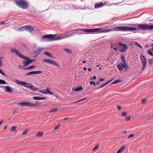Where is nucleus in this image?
Returning a JSON list of instances; mask_svg holds the SVG:
<instances>
[{
  "mask_svg": "<svg viewBox=\"0 0 153 153\" xmlns=\"http://www.w3.org/2000/svg\"><path fill=\"white\" fill-rule=\"evenodd\" d=\"M58 109V108H52L50 111H49V112L51 113L53 112H56L57 111Z\"/></svg>",
  "mask_w": 153,
  "mask_h": 153,
  "instance_id": "26",
  "label": "nucleus"
},
{
  "mask_svg": "<svg viewBox=\"0 0 153 153\" xmlns=\"http://www.w3.org/2000/svg\"><path fill=\"white\" fill-rule=\"evenodd\" d=\"M57 36V34H48L43 35L42 36V38L45 39L48 38L51 40H57L58 39H61V37H56V36Z\"/></svg>",
  "mask_w": 153,
  "mask_h": 153,
  "instance_id": "4",
  "label": "nucleus"
},
{
  "mask_svg": "<svg viewBox=\"0 0 153 153\" xmlns=\"http://www.w3.org/2000/svg\"><path fill=\"white\" fill-rule=\"evenodd\" d=\"M134 27H138L141 29H153V25H149L148 24H134Z\"/></svg>",
  "mask_w": 153,
  "mask_h": 153,
  "instance_id": "5",
  "label": "nucleus"
},
{
  "mask_svg": "<svg viewBox=\"0 0 153 153\" xmlns=\"http://www.w3.org/2000/svg\"><path fill=\"white\" fill-rule=\"evenodd\" d=\"M3 120H2V121H0V125L1 124L3 123Z\"/></svg>",
  "mask_w": 153,
  "mask_h": 153,
  "instance_id": "63",
  "label": "nucleus"
},
{
  "mask_svg": "<svg viewBox=\"0 0 153 153\" xmlns=\"http://www.w3.org/2000/svg\"><path fill=\"white\" fill-rule=\"evenodd\" d=\"M16 128V127L13 126L12 127L10 130L12 131H14L15 130Z\"/></svg>",
  "mask_w": 153,
  "mask_h": 153,
  "instance_id": "37",
  "label": "nucleus"
},
{
  "mask_svg": "<svg viewBox=\"0 0 153 153\" xmlns=\"http://www.w3.org/2000/svg\"><path fill=\"white\" fill-rule=\"evenodd\" d=\"M42 62H43L50 63L57 67H59V64L56 61L51 59H44L42 60Z\"/></svg>",
  "mask_w": 153,
  "mask_h": 153,
  "instance_id": "6",
  "label": "nucleus"
},
{
  "mask_svg": "<svg viewBox=\"0 0 153 153\" xmlns=\"http://www.w3.org/2000/svg\"><path fill=\"white\" fill-rule=\"evenodd\" d=\"M50 88L49 87H48L47 88L46 90H45V94H52L53 93L51 92H50Z\"/></svg>",
  "mask_w": 153,
  "mask_h": 153,
  "instance_id": "21",
  "label": "nucleus"
},
{
  "mask_svg": "<svg viewBox=\"0 0 153 153\" xmlns=\"http://www.w3.org/2000/svg\"><path fill=\"white\" fill-rule=\"evenodd\" d=\"M126 146L124 145H123L122 147L120 148V149L116 153H121L123 150L125 149Z\"/></svg>",
  "mask_w": 153,
  "mask_h": 153,
  "instance_id": "19",
  "label": "nucleus"
},
{
  "mask_svg": "<svg viewBox=\"0 0 153 153\" xmlns=\"http://www.w3.org/2000/svg\"><path fill=\"white\" fill-rule=\"evenodd\" d=\"M33 99L36 100H44L45 99V98L39 97H33Z\"/></svg>",
  "mask_w": 153,
  "mask_h": 153,
  "instance_id": "17",
  "label": "nucleus"
},
{
  "mask_svg": "<svg viewBox=\"0 0 153 153\" xmlns=\"http://www.w3.org/2000/svg\"><path fill=\"white\" fill-rule=\"evenodd\" d=\"M26 31L29 32H31L33 30V29H25Z\"/></svg>",
  "mask_w": 153,
  "mask_h": 153,
  "instance_id": "50",
  "label": "nucleus"
},
{
  "mask_svg": "<svg viewBox=\"0 0 153 153\" xmlns=\"http://www.w3.org/2000/svg\"><path fill=\"white\" fill-rule=\"evenodd\" d=\"M15 4L18 7L23 9H25L28 7V2L24 0L16 1Z\"/></svg>",
  "mask_w": 153,
  "mask_h": 153,
  "instance_id": "3",
  "label": "nucleus"
},
{
  "mask_svg": "<svg viewBox=\"0 0 153 153\" xmlns=\"http://www.w3.org/2000/svg\"><path fill=\"white\" fill-rule=\"evenodd\" d=\"M90 85H92V84H93V85L94 86H96V84H95V82H93V81H91L90 82Z\"/></svg>",
  "mask_w": 153,
  "mask_h": 153,
  "instance_id": "41",
  "label": "nucleus"
},
{
  "mask_svg": "<svg viewBox=\"0 0 153 153\" xmlns=\"http://www.w3.org/2000/svg\"><path fill=\"white\" fill-rule=\"evenodd\" d=\"M42 48H38L37 49V50H36V52H40L41 51V50H42Z\"/></svg>",
  "mask_w": 153,
  "mask_h": 153,
  "instance_id": "47",
  "label": "nucleus"
},
{
  "mask_svg": "<svg viewBox=\"0 0 153 153\" xmlns=\"http://www.w3.org/2000/svg\"><path fill=\"white\" fill-rule=\"evenodd\" d=\"M120 30H121L122 31H126V30H127L128 29H119ZM128 30H134V29H128Z\"/></svg>",
  "mask_w": 153,
  "mask_h": 153,
  "instance_id": "52",
  "label": "nucleus"
},
{
  "mask_svg": "<svg viewBox=\"0 0 153 153\" xmlns=\"http://www.w3.org/2000/svg\"><path fill=\"white\" fill-rule=\"evenodd\" d=\"M44 54L48 56L51 58H54V56L48 52L45 51L44 53Z\"/></svg>",
  "mask_w": 153,
  "mask_h": 153,
  "instance_id": "15",
  "label": "nucleus"
},
{
  "mask_svg": "<svg viewBox=\"0 0 153 153\" xmlns=\"http://www.w3.org/2000/svg\"><path fill=\"white\" fill-rule=\"evenodd\" d=\"M140 59L142 63V65H143V68L142 69L143 70L145 68L146 65V60L145 57L143 55H141L140 57Z\"/></svg>",
  "mask_w": 153,
  "mask_h": 153,
  "instance_id": "8",
  "label": "nucleus"
},
{
  "mask_svg": "<svg viewBox=\"0 0 153 153\" xmlns=\"http://www.w3.org/2000/svg\"><path fill=\"white\" fill-rule=\"evenodd\" d=\"M15 82L18 85H22L30 88V87L31 86V84L28 83H27L26 82H21L17 80H16Z\"/></svg>",
  "mask_w": 153,
  "mask_h": 153,
  "instance_id": "7",
  "label": "nucleus"
},
{
  "mask_svg": "<svg viewBox=\"0 0 153 153\" xmlns=\"http://www.w3.org/2000/svg\"><path fill=\"white\" fill-rule=\"evenodd\" d=\"M119 43L120 45L122 46V47L123 46V44L122 43L119 42Z\"/></svg>",
  "mask_w": 153,
  "mask_h": 153,
  "instance_id": "57",
  "label": "nucleus"
},
{
  "mask_svg": "<svg viewBox=\"0 0 153 153\" xmlns=\"http://www.w3.org/2000/svg\"><path fill=\"white\" fill-rule=\"evenodd\" d=\"M127 115V112H123L121 115V116L123 117H124V116H126Z\"/></svg>",
  "mask_w": 153,
  "mask_h": 153,
  "instance_id": "38",
  "label": "nucleus"
},
{
  "mask_svg": "<svg viewBox=\"0 0 153 153\" xmlns=\"http://www.w3.org/2000/svg\"><path fill=\"white\" fill-rule=\"evenodd\" d=\"M96 79H97L96 77L95 76H94L93 77V78H91L90 79L92 80V79H93L94 80H95Z\"/></svg>",
  "mask_w": 153,
  "mask_h": 153,
  "instance_id": "51",
  "label": "nucleus"
},
{
  "mask_svg": "<svg viewBox=\"0 0 153 153\" xmlns=\"http://www.w3.org/2000/svg\"><path fill=\"white\" fill-rule=\"evenodd\" d=\"M104 80V79H100L99 80L101 82L103 81Z\"/></svg>",
  "mask_w": 153,
  "mask_h": 153,
  "instance_id": "58",
  "label": "nucleus"
},
{
  "mask_svg": "<svg viewBox=\"0 0 153 153\" xmlns=\"http://www.w3.org/2000/svg\"><path fill=\"white\" fill-rule=\"evenodd\" d=\"M84 32H86L89 33H92L93 32H97V33H105L111 31V29H79Z\"/></svg>",
  "mask_w": 153,
  "mask_h": 153,
  "instance_id": "2",
  "label": "nucleus"
},
{
  "mask_svg": "<svg viewBox=\"0 0 153 153\" xmlns=\"http://www.w3.org/2000/svg\"><path fill=\"white\" fill-rule=\"evenodd\" d=\"M6 82L3 79H0V84H5Z\"/></svg>",
  "mask_w": 153,
  "mask_h": 153,
  "instance_id": "33",
  "label": "nucleus"
},
{
  "mask_svg": "<svg viewBox=\"0 0 153 153\" xmlns=\"http://www.w3.org/2000/svg\"><path fill=\"white\" fill-rule=\"evenodd\" d=\"M63 50L69 53H71V50L68 48H64L63 49Z\"/></svg>",
  "mask_w": 153,
  "mask_h": 153,
  "instance_id": "30",
  "label": "nucleus"
},
{
  "mask_svg": "<svg viewBox=\"0 0 153 153\" xmlns=\"http://www.w3.org/2000/svg\"><path fill=\"white\" fill-rule=\"evenodd\" d=\"M111 29H134V27H117L111 28Z\"/></svg>",
  "mask_w": 153,
  "mask_h": 153,
  "instance_id": "12",
  "label": "nucleus"
},
{
  "mask_svg": "<svg viewBox=\"0 0 153 153\" xmlns=\"http://www.w3.org/2000/svg\"><path fill=\"white\" fill-rule=\"evenodd\" d=\"M17 105H21L22 106H28L31 107V102H19L17 103Z\"/></svg>",
  "mask_w": 153,
  "mask_h": 153,
  "instance_id": "10",
  "label": "nucleus"
},
{
  "mask_svg": "<svg viewBox=\"0 0 153 153\" xmlns=\"http://www.w3.org/2000/svg\"><path fill=\"white\" fill-rule=\"evenodd\" d=\"M127 133V131H124L123 132V134H126Z\"/></svg>",
  "mask_w": 153,
  "mask_h": 153,
  "instance_id": "61",
  "label": "nucleus"
},
{
  "mask_svg": "<svg viewBox=\"0 0 153 153\" xmlns=\"http://www.w3.org/2000/svg\"><path fill=\"white\" fill-rule=\"evenodd\" d=\"M5 89H4V91L7 92H12V90L8 86L5 87Z\"/></svg>",
  "mask_w": 153,
  "mask_h": 153,
  "instance_id": "18",
  "label": "nucleus"
},
{
  "mask_svg": "<svg viewBox=\"0 0 153 153\" xmlns=\"http://www.w3.org/2000/svg\"><path fill=\"white\" fill-rule=\"evenodd\" d=\"M147 53L150 55L153 56V53H152L150 49H148L147 51Z\"/></svg>",
  "mask_w": 153,
  "mask_h": 153,
  "instance_id": "34",
  "label": "nucleus"
},
{
  "mask_svg": "<svg viewBox=\"0 0 153 153\" xmlns=\"http://www.w3.org/2000/svg\"><path fill=\"white\" fill-rule=\"evenodd\" d=\"M117 109L119 110H121V107L120 106H117Z\"/></svg>",
  "mask_w": 153,
  "mask_h": 153,
  "instance_id": "53",
  "label": "nucleus"
},
{
  "mask_svg": "<svg viewBox=\"0 0 153 153\" xmlns=\"http://www.w3.org/2000/svg\"><path fill=\"white\" fill-rule=\"evenodd\" d=\"M35 67V65H33L32 66H30L28 67H27L25 68H24V70H29L30 69H33Z\"/></svg>",
  "mask_w": 153,
  "mask_h": 153,
  "instance_id": "25",
  "label": "nucleus"
},
{
  "mask_svg": "<svg viewBox=\"0 0 153 153\" xmlns=\"http://www.w3.org/2000/svg\"><path fill=\"white\" fill-rule=\"evenodd\" d=\"M28 130H25L22 133V135H24L26 134L27 132L28 131Z\"/></svg>",
  "mask_w": 153,
  "mask_h": 153,
  "instance_id": "39",
  "label": "nucleus"
},
{
  "mask_svg": "<svg viewBox=\"0 0 153 153\" xmlns=\"http://www.w3.org/2000/svg\"><path fill=\"white\" fill-rule=\"evenodd\" d=\"M19 29H33V27L32 26H29V25H26L25 26H22L20 27Z\"/></svg>",
  "mask_w": 153,
  "mask_h": 153,
  "instance_id": "16",
  "label": "nucleus"
},
{
  "mask_svg": "<svg viewBox=\"0 0 153 153\" xmlns=\"http://www.w3.org/2000/svg\"><path fill=\"white\" fill-rule=\"evenodd\" d=\"M134 136V134H131L130 135L128 136L127 137V139H129L131 138L132 137Z\"/></svg>",
  "mask_w": 153,
  "mask_h": 153,
  "instance_id": "40",
  "label": "nucleus"
},
{
  "mask_svg": "<svg viewBox=\"0 0 153 153\" xmlns=\"http://www.w3.org/2000/svg\"><path fill=\"white\" fill-rule=\"evenodd\" d=\"M69 119V118L68 117H66V118H65L64 119V120H68Z\"/></svg>",
  "mask_w": 153,
  "mask_h": 153,
  "instance_id": "60",
  "label": "nucleus"
},
{
  "mask_svg": "<svg viewBox=\"0 0 153 153\" xmlns=\"http://www.w3.org/2000/svg\"><path fill=\"white\" fill-rule=\"evenodd\" d=\"M91 70H92V69L91 68H89L88 69V71H91Z\"/></svg>",
  "mask_w": 153,
  "mask_h": 153,
  "instance_id": "59",
  "label": "nucleus"
},
{
  "mask_svg": "<svg viewBox=\"0 0 153 153\" xmlns=\"http://www.w3.org/2000/svg\"><path fill=\"white\" fill-rule=\"evenodd\" d=\"M121 66H122L120 64H118L117 65V67L118 68V69L120 71H122L123 69V68H122Z\"/></svg>",
  "mask_w": 153,
  "mask_h": 153,
  "instance_id": "28",
  "label": "nucleus"
},
{
  "mask_svg": "<svg viewBox=\"0 0 153 153\" xmlns=\"http://www.w3.org/2000/svg\"><path fill=\"white\" fill-rule=\"evenodd\" d=\"M121 65L124 68H126L128 67V66L126 65L125 63H121Z\"/></svg>",
  "mask_w": 153,
  "mask_h": 153,
  "instance_id": "27",
  "label": "nucleus"
},
{
  "mask_svg": "<svg viewBox=\"0 0 153 153\" xmlns=\"http://www.w3.org/2000/svg\"><path fill=\"white\" fill-rule=\"evenodd\" d=\"M30 88L31 89H32L33 90H37L38 89V88H36L34 86H32V85H31V86H30Z\"/></svg>",
  "mask_w": 153,
  "mask_h": 153,
  "instance_id": "36",
  "label": "nucleus"
},
{
  "mask_svg": "<svg viewBox=\"0 0 153 153\" xmlns=\"http://www.w3.org/2000/svg\"><path fill=\"white\" fill-rule=\"evenodd\" d=\"M111 81H109L105 83L102 84V85H101L100 87H98L96 88V89H100V88H103V87H104L106 85H107V84L111 82Z\"/></svg>",
  "mask_w": 153,
  "mask_h": 153,
  "instance_id": "20",
  "label": "nucleus"
},
{
  "mask_svg": "<svg viewBox=\"0 0 153 153\" xmlns=\"http://www.w3.org/2000/svg\"><path fill=\"white\" fill-rule=\"evenodd\" d=\"M0 73L3 75H4V73L1 69H0Z\"/></svg>",
  "mask_w": 153,
  "mask_h": 153,
  "instance_id": "54",
  "label": "nucleus"
},
{
  "mask_svg": "<svg viewBox=\"0 0 153 153\" xmlns=\"http://www.w3.org/2000/svg\"><path fill=\"white\" fill-rule=\"evenodd\" d=\"M43 133L42 132H38L36 135V137H41L43 135Z\"/></svg>",
  "mask_w": 153,
  "mask_h": 153,
  "instance_id": "23",
  "label": "nucleus"
},
{
  "mask_svg": "<svg viewBox=\"0 0 153 153\" xmlns=\"http://www.w3.org/2000/svg\"><path fill=\"white\" fill-rule=\"evenodd\" d=\"M86 69H87V68L86 67H84L83 68V70H86Z\"/></svg>",
  "mask_w": 153,
  "mask_h": 153,
  "instance_id": "64",
  "label": "nucleus"
},
{
  "mask_svg": "<svg viewBox=\"0 0 153 153\" xmlns=\"http://www.w3.org/2000/svg\"><path fill=\"white\" fill-rule=\"evenodd\" d=\"M131 117L130 116L127 117L126 118V121H128L130 120Z\"/></svg>",
  "mask_w": 153,
  "mask_h": 153,
  "instance_id": "46",
  "label": "nucleus"
},
{
  "mask_svg": "<svg viewBox=\"0 0 153 153\" xmlns=\"http://www.w3.org/2000/svg\"><path fill=\"white\" fill-rule=\"evenodd\" d=\"M134 45L137 46V47L140 48L142 50L143 48L137 42H134Z\"/></svg>",
  "mask_w": 153,
  "mask_h": 153,
  "instance_id": "35",
  "label": "nucleus"
},
{
  "mask_svg": "<svg viewBox=\"0 0 153 153\" xmlns=\"http://www.w3.org/2000/svg\"><path fill=\"white\" fill-rule=\"evenodd\" d=\"M104 6L103 3L102 2L96 3L95 4L94 7L95 8H98Z\"/></svg>",
  "mask_w": 153,
  "mask_h": 153,
  "instance_id": "11",
  "label": "nucleus"
},
{
  "mask_svg": "<svg viewBox=\"0 0 153 153\" xmlns=\"http://www.w3.org/2000/svg\"><path fill=\"white\" fill-rule=\"evenodd\" d=\"M39 92L45 94V90H40L39 91Z\"/></svg>",
  "mask_w": 153,
  "mask_h": 153,
  "instance_id": "45",
  "label": "nucleus"
},
{
  "mask_svg": "<svg viewBox=\"0 0 153 153\" xmlns=\"http://www.w3.org/2000/svg\"><path fill=\"white\" fill-rule=\"evenodd\" d=\"M152 117V116L151 115H150L149 116V117H148V119L149 120H150V119H151Z\"/></svg>",
  "mask_w": 153,
  "mask_h": 153,
  "instance_id": "56",
  "label": "nucleus"
},
{
  "mask_svg": "<svg viewBox=\"0 0 153 153\" xmlns=\"http://www.w3.org/2000/svg\"><path fill=\"white\" fill-rule=\"evenodd\" d=\"M121 58L122 60V61L123 62V63H126V60L125 59L123 55H122L121 56Z\"/></svg>",
  "mask_w": 153,
  "mask_h": 153,
  "instance_id": "32",
  "label": "nucleus"
},
{
  "mask_svg": "<svg viewBox=\"0 0 153 153\" xmlns=\"http://www.w3.org/2000/svg\"><path fill=\"white\" fill-rule=\"evenodd\" d=\"M29 60L30 64H31V63H32V62H33L35 61L36 59H35V60L30 59L29 58Z\"/></svg>",
  "mask_w": 153,
  "mask_h": 153,
  "instance_id": "49",
  "label": "nucleus"
},
{
  "mask_svg": "<svg viewBox=\"0 0 153 153\" xmlns=\"http://www.w3.org/2000/svg\"><path fill=\"white\" fill-rule=\"evenodd\" d=\"M4 23H5V22H0V24H1V25H2L4 24Z\"/></svg>",
  "mask_w": 153,
  "mask_h": 153,
  "instance_id": "55",
  "label": "nucleus"
},
{
  "mask_svg": "<svg viewBox=\"0 0 153 153\" xmlns=\"http://www.w3.org/2000/svg\"><path fill=\"white\" fill-rule=\"evenodd\" d=\"M7 126H5L4 128V129H5L7 128Z\"/></svg>",
  "mask_w": 153,
  "mask_h": 153,
  "instance_id": "62",
  "label": "nucleus"
},
{
  "mask_svg": "<svg viewBox=\"0 0 153 153\" xmlns=\"http://www.w3.org/2000/svg\"><path fill=\"white\" fill-rule=\"evenodd\" d=\"M153 61V59H149L148 60V62L150 64H151L152 63V62Z\"/></svg>",
  "mask_w": 153,
  "mask_h": 153,
  "instance_id": "42",
  "label": "nucleus"
},
{
  "mask_svg": "<svg viewBox=\"0 0 153 153\" xmlns=\"http://www.w3.org/2000/svg\"><path fill=\"white\" fill-rule=\"evenodd\" d=\"M83 88L82 86H80L77 87V88L74 87L72 88V90L73 91H82L83 90Z\"/></svg>",
  "mask_w": 153,
  "mask_h": 153,
  "instance_id": "13",
  "label": "nucleus"
},
{
  "mask_svg": "<svg viewBox=\"0 0 153 153\" xmlns=\"http://www.w3.org/2000/svg\"><path fill=\"white\" fill-rule=\"evenodd\" d=\"M87 99V98L86 97H85V98H84L82 99L79 100V101H77V102H72V103H77V102H81L83 100H85Z\"/></svg>",
  "mask_w": 153,
  "mask_h": 153,
  "instance_id": "31",
  "label": "nucleus"
},
{
  "mask_svg": "<svg viewBox=\"0 0 153 153\" xmlns=\"http://www.w3.org/2000/svg\"><path fill=\"white\" fill-rule=\"evenodd\" d=\"M42 73V71H32L26 74L25 75L26 76H28V75L32 74H41Z\"/></svg>",
  "mask_w": 153,
  "mask_h": 153,
  "instance_id": "9",
  "label": "nucleus"
},
{
  "mask_svg": "<svg viewBox=\"0 0 153 153\" xmlns=\"http://www.w3.org/2000/svg\"><path fill=\"white\" fill-rule=\"evenodd\" d=\"M99 147V145H97L95 146V147L94 148L92 149V151H94V150L97 149Z\"/></svg>",
  "mask_w": 153,
  "mask_h": 153,
  "instance_id": "44",
  "label": "nucleus"
},
{
  "mask_svg": "<svg viewBox=\"0 0 153 153\" xmlns=\"http://www.w3.org/2000/svg\"><path fill=\"white\" fill-rule=\"evenodd\" d=\"M127 49V45L125 44H124L123 46L122 47V48H121L120 50V51L124 52Z\"/></svg>",
  "mask_w": 153,
  "mask_h": 153,
  "instance_id": "14",
  "label": "nucleus"
},
{
  "mask_svg": "<svg viewBox=\"0 0 153 153\" xmlns=\"http://www.w3.org/2000/svg\"><path fill=\"white\" fill-rule=\"evenodd\" d=\"M39 102L38 101L36 102L35 103H33L31 102V107H36L39 104L38 103Z\"/></svg>",
  "mask_w": 153,
  "mask_h": 153,
  "instance_id": "24",
  "label": "nucleus"
},
{
  "mask_svg": "<svg viewBox=\"0 0 153 153\" xmlns=\"http://www.w3.org/2000/svg\"><path fill=\"white\" fill-rule=\"evenodd\" d=\"M11 51L13 53H16V55H18L20 58L25 59L22 62V64H24V66L26 67L30 64L29 59V58L26 56H25L19 52V51L15 49H13L11 50Z\"/></svg>",
  "mask_w": 153,
  "mask_h": 153,
  "instance_id": "1",
  "label": "nucleus"
},
{
  "mask_svg": "<svg viewBox=\"0 0 153 153\" xmlns=\"http://www.w3.org/2000/svg\"><path fill=\"white\" fill-rule=\"evenodd\" d=\"M142 103V104H144L146 103V99H143L141 100Z\"/></svg>",
  "mask_w": 153,
  "mask_h": 153,
  "instance_id": "43",
  "label": "nucleus"
},
{
  "mask_svg": "<svg viewBox=\"0 0 153 153\" xmlns=\"http://www.w3.org/2000/svg\"><path fill=\"white\" fill-rule=\"evenodd\" d=\"M60 126V125H57L56 126V127H55L54 128V130H55V129H58L59 127Z\"/></svg>",
  "mask_w": 153,
  "mask_h": 153,
  "instance_id": "48",
  "label": "nucleus"
},
{
  "mask_svg": "<svg viewBox=\"0 0 153 153\" xmlns=\"http://www.w3.org/2000/svg\"><path fill=\"white\" fill-rule=\"evenodd\" d=\"M4 59V57L3 56L0 57V67L3 66V61Z\"/></svg>",
  "mask_w": 153,
  "mask_h": 153,
  "instance_id": "22",
  "label": "nucleus"
},
{
  "mask_svg": "<svg viewBox=\"0 0 153 153\" xmlns=\"http://www.w3.org/2000/svg\"><path fill=\"white\" fill-rule=\"evenodd\" d=\"M121 82V80L119 79H117L115 80L114 82H112L111 84H116L118 82Z\"/></svg>",
  "mask_w": 153,
  "mask_h": 153,
  "instance_id": "29",
  "label": "nucleus"
}]
</instances>
